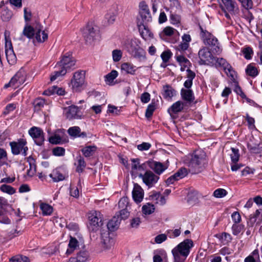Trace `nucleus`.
Returning <instances> with one entry per match:
<instances>
[{"mask_svg": "<svg viewBox=\"0 0 262 262\" xmlns=\"http://www.w3.org/2000/svg\"><path fill=\"white\" fill-rule=\"evenodd\" d=\"M194 244L192 239H186L179 243L171 251L173 262H185Z\"/></svg>", "mask_w": 262, "mask_h": 262, "instance_id": "f03ea898", "label": "nucleus"}, {"mask_svg": "<svg viewBox=\"0 0 262 262\" xmlns=\"http://www.w3.org/2000/svg\"><path fill=\"white\" fill-rule=\"evenodd\" d=\"M40 209L42 211V215L44 216L50 215L53 211V207L46 203H40Z\"/></svg>", "mask_w": 262, "mask_h": 262, "instance_id": "f704fd0d", "label": "nucleus"}, {"mask_svg": "<svg viewBox=\"0 0 262 262\" xmlns=\"http://www.w3.org/2000/svg\"><path fill=\"white\" fill-rule=\"evenodd\" d=\"M204 43L206 45H208L209 46L213 47V49L215 50L216 52L220 51L218 40L213 35L211 37L209 38V40L206 41Z\"/></svg>", "mask_w": 262, "mask_h": 262, "instance_id": "4c0bfd02", "label": "nucleus"}, {"mask_svg": "<svg viewBox=\"0 0 262 262\" xmlns=\"http://www.w3.org/2000/svg\"><path fill=\"white\" fill-rule=\"evenodd\" d=\"M0 190L5 193L12 195L15 193L16 190L14 188L10 185L7 184H3L0 187Z\"/></svg>", "mask_w": 262, "mask_h": 262, "instance_id": "49530a36", "label": "nucleus"}, {"mask_svg": "<svg viewBox=\"0 0 262 262\" xmlns=\"http://www.w3.org/2000/svg\"><path fill=\"white\" fill-rule=\"evenodd\" d=\"M89 224L88 228L90 231L96 232L103 225L102 215L99 211H92L88 214Z\"/></svg>", "mask_w": 262, "mask_h": 262, "instance_id": "39448f33", "label": "nucleus"}, {"mask_svg": "<svg viewBox=\"0 0 262 262\" xmlns=\"http://www.w3.org/2000/svg\"><path fill=\"white\" fill-rule=\"evenodd\" d=\"M206 155L203 151H195L188 163L189 170L192 173L201 172L207 164Z\"/></svg>", "mask_w": 262, "mask_h": 262, "instance_id": "7ed1b4c3", "label": "nucleus"}, {"mask_svg": "<svg viewBox=\"0 0 262 262\" xmlns=\"http://www.w3.org/2000/svg\"><path fill=\"white\" fill-rule=\"evenodd\" d=\"M125 48L130 54L134 56H139L141 48L139 46V41L136 38L127 39L124 45Z\"/></svg>", "mask_w": 262, "mask_h": 262, "instance_id": "f8f14e48", "label": "nucleus"}, {"mask_svg": "<svg viewBox=\"0 0 262 262\" xmlns=\"http://www.w3.org/2000/svg\"><path fill=\"white\" fill-rule=\"evenodd\" d=\"M64 89L62 88L54 85L45 90L43 92V94L47 96H50L54 94H57L58 95L62 96L64 95Z\"/></svg>", "mask_w": 262, "mask_h": 262, "instance_id": "393cba45", "label": "nucleus"}, {"mask_svg": "<svg viewBox=\"0 0 262 262\" xmlns=\"http://www.w3.org/2000/svg\"><path fill=\"white\" fill-rule=\"evenodd\" d=\"M121 69L127 74L134 75L136 71V67L130 63L124 62L121 64Z\"/></svg>", "mask_w": 262, "mask_h": 262, "instance_id": "473e14b6", "label": "nucleus"}, {"mask_svg": "<svg viewBox=\"0 0 262 262\" xmlns=\"http://www.w3.org/2000/svg\"><path fill=\"white\" fill-rule=\"evenodd\" d=\"M176 58L177 61L182 66L187 67L190 64L189 60L183 55L176 56Z\"/></svg>", "mask_w": 262, "mask_h": 262, "instance_id": "09e8293b", "label": "nucleus"}, {"mask_svg": "<svg viewBox=\"0 0 262 262\" xmlns=\"http://www.w3.org/2000/svg\"><path fill=\"white\" fill-rule=\"evenodd\" d=\"M118 73L116 70H112L105 76V80L109 85H113L114 79L117 77Z\"/></svg>", "mask_w": 262, "mask_h": 262, "instance_id": "ea45409f", "label": "nucleus"}, {"mask_svg": "<svg viewBox=\"0 0 262 262\" xmlns=\"http://www.w3.org/2000/svg\"><path fill=\"white\" fill-rule=\"evenodd\" d=\"M68 139H62L59 135L54 134L49 138V141L52 144H61L68 142Z\"/></svg>", "mask_w": 262, "mask_h": 262, "instance_id": "72a5a7b5", "label": "nucleus"}, {"mask_svg": "<svg viewBox=\"0 0 262 262\" xmlns=\"http://www.w3.org/2000/svg\"><path fill=\"white\" fill-rule=\"evenodd\" d=\"M29 134L37 145H42L45 141V137L43 130L41 128L33 126L29 129Z\"/></svg>", "mask_w": 262, "mask_h": 262, "instance_id": "dca6fc26", "label": "nucleus"}, {"mask_svg": "<svg viewBox=\"0 0 262 262\" xmlns=\"http://www.w3.org/2000/svg\"><path fill=\"white\" fill-rule=\"evenodd\" d=\"M133 198L136 203H140L143 199L144 191L141 187L138 184H134L132 191Z\"/></svg>", "mask_w": 262, "mask_h": 262, "instance_id": "aec40b11", "label": "nucleus"}, {"mask_svg": "<svg viewBox=\"0 0 262 262\" xmlns=\"http://www.w3.org/2000/svg\"><path fill=\"white\" fill-rule=\"evenodd\" d=\"M232 153L231 154V159L233 163H236L239 157V150L235 148H231Z\"/></svg>", "mask_w": 262, "mask_h": 262, "instance_id": "6e6d98bb", "label": "nucleus"}, {"mask_svg": "<svg viewBox=\"0 0 262 262\" xmlns=\"http://www.w3.org/2000/svg\"><path fill=\"white\" fill-rule=\"evenodd\" d=\"M26 81V73L24 70H19L16 74L11 78L8 84L5 85L6 87L13 86L15 88H18L21 84H23Z\"/></svg>", "mask_w": 262, "mask_h": 262, "instance_id": "f3484780", "label": "nucleus"}, {"mask_svg": "<svg viewBox=\"0 0 262 262\" xmlns=\"http://www.w3.org/2000/svg\"><path fill=\"white\" fill-rule=\"evenodd\" d=\"M85 73L83 71H77L74 73L71 80L72 88L74 92H79L84 83Z\"/></svg>", "mask_w": 262, "mask_h": 262, "instance_id": "9d476101", "label": "nucleus"}, {"mask_svg": "<svg viewBox=\"0 0 262 262\" xmlns=\"http://www.w3.org/2000/svg\"><path fill=\"white\" fill-rule=\"evenodd\" d=\"M260 213V212L259 210L257 209L253 214H251L250 215L249 220L251 224V226H253V225L256 222L257 218L259 216Z\"/></svg>", "mask_w": 262, "mask_h": 262, "instance_id": "338daca9", "label": "nucleus"}, {"mask_svg": "<svg viewBox=\"0 0 262 262\" xmlns=\"http://www.w3.org/2000/svg\"><path fill=\"white\" fill-rule=\"evenodd\" d=\"M247 75L254 78L257 76L259 73L257 68L255 66V63H251L249 64L245 70Z\"/></svg>", "mask_w": 262, "mask_h": 262, "instance_id": "7c9ffc66", "label": "nucleus"}, {"mask_svg": "<svg viewBox=\"0 0 262 262\" xmlns=\"http://www.w3.org/2000/svg\"><path fill=\"white\" fill-rule=\"evenodd\" d=\"M52 154L55 156H63L65 155V149L59 146L54 147L52 149Z\"/></svg>", "mask_w": 262, "mask_h": 262, "instance_id": "603ef678", "label": "nucleus"}, {"mask_svg": "<svg viewBox=\"0 0 262 262\" xmlns=\"http://www.w3.org/2000/svg\"><path fill=\"white\" fill-rule=\"evenodd\" d=\"M151 17H137V24L142 37L145 40L154 37V34L149 30L147 22L151 21Z\"/></svg>", "mask_w": 262, "mask_h": 262, "instance_id": "423d86ee", "label": "nucleus"}, {"mask_svg": "<svg viewBox=\"0 0 262 262\" xmlns=\"http://www.w3.org/2000/svg\"><path fill=\"white\" fill-rule=\"evenodd\" d=\"M34 162V161L32 163L30 162V168L27 171L28 175L31 177L33 176L36 172V166Z\"/></svg>", "mask_w": 262, "mask_h": 262, "instance_id": "680f3d73", "label": "nucleus"}, {"mask_svg": "<svg viewBox=\"0 0 262 262\" xmlns=\"http://www.w3.org/2000/svg\"><path fill=\"white\" fill-rule=\"evenodd\" d=\"M156 108V103L153 101L151 102L150 104H149L145 112V117L147 119H149L153 115L154 112L155 111Z\"/></svg>", "mask_w": 262, "mask_h": 262, "instance_id": "c03bdc74", "label": "nucleus"}, {"mask_svg": "<svg viewBox=\"0 0 262 262\" xmlns=\"http://www.w3.org/2000/svg\"><path fill=\"white\" fill-rule=\"evenodd\" d=\"M80 128L79 126H75L70 127L68 129V134L74 138L78 137L79 134L80 133Z\"/></svg>", "mask_w": 262, "mask_h": 262, "instance_id": "de8ad7c7", "label": "nucleus"}, {"mask_svg": "<svg viewBox=\"0 0 262 262\" xmlns=\"http://www.w3.org/2000/svg\"><path fill=\"white\" fill-rule=\"evenodd\" d=\"M4 36L5 40V53L7 59L10 64H13L16 61V57L13 49L10 32L6 30L4 33Z\"/></svg>", "mask_w": 262, "mask_h": 262, "instance_id": "6e6552de", "label": "nucleus"}, {"mask_svg": "<svg viewBox=\"0 0 262 262\" xmlns=\"http://www.w3.org/2000/svg\"><path fill=\"white\" fill-rule=\"evenodd\" d=\"M187 174V171L185 168H181L177 171L174 175L176 179L179 180L183 178Z\"/></svg>", "mask_w": 262, "mask_h": 262, "instance_id": "5fc2aeb1", "label": "nucleus"}, {"mask_svg": "<svg viewBox=\"0 0 262 262\" xmlns=\"http://www.w3.org/2000/svg\"><path fill=\"white\" fill-rule=\"evenodd\" d=\"M181 95L182 99L191 105L192 103L196 104V101H194L195 97L192 90L182 88L181 90Z\"/></svg>", "mask_w": 262, "mask_h": 262, "instance_id": "a211bd4d", "label": "nucleus"}, {"mask_svg": "<svg viewBox=\"0 0 262 262\" xmlns=\"http://www.w3.org/2000/svg\"><path fill=\"white\" fill-rule=\"evenodd\" d=\"M245 119L248 122V125L249 128L254 129L255 128L254 125L255 120L253 118L250 117L248 114H246L245 116Z\"/></svg>", "mask_w": 262, "mask_h": 262, "instance_id": "13d9d810", "label": "nucleus"}, {"mask_svg": "<svg viewBox=\"0 0 262 262\" xmlns=\"http://www.w3.org/2000/svg\"><path fill=\"white\" fill-rule=\"evenodd\" d=\"M227 191L223 188H218L213 192V196L216 198H222L227 194Z\"/></svg>", "mask_w": 262, "mask_h": 262, "instance_id": "864d4df0", "label": "nucleus"}, {"mask_svg": "<svg viewBox=\"0 0 262 262\" xmlns=\"http://www.w3.org/2000/svg\"><path fill=\"white\" fill-rule=\"evenodd\" d=\"M122 53L119 50H115L112 52L113 59L115 62L119 61L122 57Z\"/></svg>", "mask_w": 262, "mask_h": 262, "instance_id": "bf43d9fd", "label": "nucleus"}, {"mask_svg": "<svg viewBox=\"0 0 262 262\" xmlns=\"http://www.w3.org/2000/svg\"><path fill=\"white\" fill-rule=\"evenodd\" d=\"M163 97L165 99L171 98L173 96V92H174V89L169 85H166L163 86Z\"/></svg>", "mask_w": 262, "mask_h": 262, "instance_id": "79ce46f5", "label": "nucleus"}, {"mask_svg": "<svg viewBox=\"0 0 262 262\" xmlns=\"http://www.w3.org/2000/svg\"><path fill=\"white\" fill-rule=\"evenodd\" d=\"M167 235L165 234H160L155 238V242L157 244H161L167 239Z\"/></svg>", "mask_w": 262, "mask_h": 262, "instance_id": "0e129e2a", "label": "nucleus"}, {"mask_svg": "<svg viewBox=\"0 0 262 262\" xmlns=\"http://www.w3.org/2000/svg\"><path fill=\"white\" fill-rule=\"evenodd\" d=\"M120 223V221L119 220V216L117 217H113L107 224L108 231H114L117 229Z\"/></svg>", "mask_w": 262, "mask_h": 262, "instance_id": "2f4dec72", "label": "nucleus"}, {"mask_svg": "<svg viewBox=\"0 0 262 262\" xmlns=\"http://www.w3.org/2000/svg\"><path fill=\"white\" fill-rule=\"evenodd\" d=\"M42 26H39L34 29L28 23L26 24L23 31V35L29 39L35 37L38 42H43L48 39V34L45 31H42Z\"/></svg>", "mask_w": 262, "mask_h": 262, "instance_id": "20e7f679", "label": "nucleus"}, {"mask_svg": "<svg viewBox=\"0 0 262 262\" xmlns=\"http://www.w3.org/2000/svg\"><path fill=\"white\" fill-rule=\"evenodd\" d=\"M131 161L133 163L132 164V170L133 171H139L140 172V173H142V172L147 170V167L148 166V161L141 164H140V160L138 158L133 159Z\"/></svg>", "mask_w": 262, "mask_h": 262, "instance_id": "6ab92c4d", "label": "nucleus"}, {"mask_svg": "<svg viewBox=\"0 0 262 262\" xmlns=\"http://www.w3.org/2000/svg\"><path fill=\"white\" fill-rule=\"evenodd\" d=\"M102 243L104 248L106 249L110 248L114 243L113 239L110 237V232L108 231L101 232Z\"/></svg>", "mask_w": 262, "mask_h": 262, "instance_id": "b1692460", "label": "nucleus"}, {"mask_svg": "<svg viewBox=\"0 0 262 262\" xmlns=\"http://www.w3.org/2000/svg\"><path fill=\"white\" fill-rule=\"evenodd\" d=\"M75 64V61L73 59L72 55L69 53H66L57 63L55 67L57 70L51 76V81H54L57 77L66 75L67 72L71 71Z\"/></svg>", "mask_w": 262, "mask_h": 262, "instance_id": "f257e3e1", "label": "nucleus"}, {"mask_svg": "<svg viewBox=\"0 0 262 262\" xmlns=\"http://www.w3.org/2000/svg\"><path fill=\"white\" fill-rule=\"evenodd\" d=\"M155 210L154 205L147 203L142 207V211L144 214L149 215L152 213Z\"/></svg>", "mask_w": 262, "mask_h": 262, "instance_id": "a19ab883", "label": "nucleus"}, {"mask_svg": "<svg viewBox=\"0 0 262 262\" xmlns=\"http://www.w3.org/2000/svg\"><path fill=\"white\" fill-rule=\"evenodd\" d=\"M244 229V225L242 224H234L232 226V233L234 235H237Z\"/></svg>", "mask_w": 262, "mask_h": 262, "instance_id": "3c124183", "label": "nucleus"}, {"mask_svg": "<svg viewBox=\"0 0 262 262\" xmlns=\"http://www.w3.org/2000/svg\"><path fill=\"white\" fill-rule=\"evenodd\" d=\"M118 14V6L116 4L113 5L108 10L107 15L110 16H115Z\"/></svg>", "mask_w": 262, "mask_h": 262, "instance_id": "e2e57ef3", "label": "nucleus"}, {"mask_svg": "<svg viewBox=\"0 0 262 262\" xmlns=\"http://www.w3.org/2000/svg\"><path fill=\"white\" fill-rule=\"evenodd\" d=\"M224 71L229 77H230L232 79L234 78L235 72L230 64H229L227 67H226Z\"/></svg>", "mask_w": 262, "mask_h": 262, "instance_id": "052dcab7", "label": "nucleus"}, {"mask_svg": "<svg viewBox=\"0 0 262 262\" xmlns=\"http://www.w3.org/2000/svg\"><path fill=\"white\" fill-rule=\"evenodd\" d=\"M97 147L96 146L90 145L85 146L81 149V152L85 158H89L95 153L97 150Z\"/></svg>", "mask_w": 262, "mask_h": 262, "instance_id": "cd10ccee", "label": "nucleus"}, {"mask_svg": "<svg viewBox=\"0 0 262 262\" xmlns=\"http://www.w3.org/2000/svg\"><path fill=\"white\" fill-rule=\"evenodd\" d=\"M128 204V199L127 198H122L118 202V206L120 208H126Z\"/></svg>", "mask_w": 262, "mask_h": 262, "instance_id": "774afa93", "label": "nucleus"}, {"mask_svg": "<svg viewBox=\"0 0 262 262\" xmlns=\"http://www.w3.org/2000/svg\"><path fill=\"white\" fill-rule=\"evenodd\" d=\"M138 176L149 188L152 187L159 179V177L150 170H146L144 174L139 173Z\"/></svg>", "mask_w": 262, "mask_h": 262, "instance_id": "ddd939ff", "label": "nucleus"}, {"mask_svg": "<svg viewBox=\"0 0 262 262\" xmlns=\"http://www.w3.org/2000/svg\"><path fill=\"white\" fill-rule=\"evenodd\" d=\"M222 2L224 4L223 10L226 16H229L230 15H235L237 14L239 9L235 0H225Z\"/></svg>", "mask_w": 262, "mask_h": 262, "instance_id": "4468645a", "label": "nucleus"}, {"mask_svg": "<svg viewBox=\"0 0 262 262\" xmlns=\"http://www.w3.org/2000/svg\"><path fill=\"white\" fill-rule=\"evenodd\" d=\"M241 3L242 6L248 11V14L250 16H252V13L249 10L252 9L253 6V3L252 0H238Z\"/></svg>", "mask_w": 262, "mask_h": 262, "instance_id": "37998d69", "label": "nucleus"}, {"mask_svg": "<svg viewBox=\"0 0 262 262\" xmlns=\"http://www.w3.org/2000/svg\"><path fill=\"white\" fill-rule=\"evenodd\" d=\"M89 257V253L86 251H80L75 257H71L67 262H86Z\"/></svg>", "mask_w": 262, "mask_h": 262, "instance_id": "5701e85b", "label": "nucleus"}, {"mask_svg": "<svg viewBox=\"0 0 262 262\" xmlns=\"http://www.w3.org/2000/svg\"><path fill=\"white\" fill-rule=\"evenodd\" d=\"M186 103L181 101H178L174 103L170 107L168 110L169 113L171 112L173 114H178L181 112L184 109V107Z\"/></svg>", "mask_w": 262, "mask_h": 262, "instance_id": "a878e982", "label": "nucleus"}, {"mask_svg": "<svg viewBox=\"0 0 262 262\" xmlns=\"http://www.w3.org/2000/svg\"><path fill=\"white\" fill-rule=\"evenodd\" d=\"M172 56V53L170 50H165L161 54V57L162 59L163 62L165 63L169 61Z\"/></svg>", "mask_w": 262, "mask_h": 262, "instance_id": "8fccbe9b", "label": "nucleus"}, {"mask_svg": "<svg viewBox=\"0 0 262 262\" xmlns=\"http://www.w3.org/2000/svg\"><path fill=\"white\" fill-rule=\"evenodd\" d=\"M247 148L250 152L253 154H259L261 151V149L259 146V144L257 143H254L251 141L248 143Z\"/></svg>", "mask_w": 262, "mask_h": 262, "instance_id": "e433bc0d", "label": "nucleus"}, {"mask_svg": "<svg viewBox=\"0 0 262 262\" xmlns=\"http://www.w3.org/2000/svg\"><path fill=\"white\" fill-rule=\"evenodd\" d=\"M129 215V212L127 211V208L122 209L120 211V215L119 217V220L121 221V220H125L128 217Z\"/></svg>", "mask_w": 262, "mask_h": 262, "instance_id": "69168bd1", "label": "nucleus"}, {"mask_svg": "<svg viewBox=\"0 0 262 262\" xmlns=\"http://www.w3.org/2000/svg\"><path fill=\"white\" fill-rule=\"evenodd\" d=\"M243 53L244 57L246 59H250L252 58V55L253 54V50L251 47H248L243 50Z\"/></svg>", "mask_w": 262, "mask_h": 262, "instance_id": "4d7b16f0", "label": "nucleus"}, {"mask_svg": "<svg viewBox=\"0 0 262 262\" xmlns=\"http://www.w3.org/2000/svg\"><path fill=\"white\" fill-rule=\"evenodd\" d=\"M99 27L94 21H89L83 29V36L86 42L91 43L99 34Z\"/></svg>", "mask_w": 262, "mask_h": 262, "instance_id": "0eeeda50", "label": "nucleus"}, {"mask_svg": "<svg viewBox=\"0 0 262 262\" xmlns=\"http://www.w3.org/2000/svg\"><path fill=\"white\" fill-rule=\"evenodd\" d=\"M139 11L141 16H147L150 14V11L145 2L142 1L139 4Z\"/></svg>", "mask_w": 262, "mask_h": 262, "instance_id": "c9c22d12", "label": "nucleus"}, {"mask_svg": "<svg viewBox=\"0 0 262 262\" xmlns=\"http://www.w3.org/2000/svg\"><path fill=\"white\" fill-rule=\"evenodd\" d=\"M214 236L218 238L223 245L228 244L232 240L231 235L229 233L225 232H222L221 234H216Z\"/></svg>", "mask_w": 262, "mask_h": 262, "instance_id": "bb28decb", "label": "nucleus"}, {"mask_svg": "<svg viewBox=\"0 0 262 262\" xmlns=\"http://www.w3.org/2000/svg\"><path fill=\"white\" fill-rule=\"evenodd\" d=\"M54 182H58L66 179L68 175L65 172H62L59 168H56L53 170L52 172L49 174Z\"/></svg>", "mask_w": 262, "mask_h": 262, "instance_id": "4be33fe9", "label": "nucleus"}, {"mask_svg": "<svg viewBox=\"0 0 262 262\" xmlns=\"http://www.w3.org/2000/svg\"><path fill=\"white\" fill-rule=\"evenodd\" d=\"M75 165L76 166V172L78 173L82 172L86 165L83 157L81 156L77 157L76 162L75 163Z\"/></svg>", "mask_w": 262, "mask_h": 262, "instance_id": "c85d7f7f", "label": "nucleus"}, {"mask_svg": "<svg viewBox=\"0 0 262 262\" xmlns=\"http://www.w3.org/2000/svg\"><path fill=\"white\" fill-rule=\"evenodd\" d=\"M148 167L152 169L157 174H161L167 167L164 166L160 162L155 161L154 160H148Z\"/></svg>", "mask_w": 262, "mask_h": 262, "instance_id": "412c9836", "label": "nucleus"}, {"mask_svg": "<svg viewBox=\"0 0 262 262\" xmlns=\"http://www.w3.org/2000/svg\"><path fill=\"white\" fill-rule=\"evenodd\" d=\"M27 141L24 139H19L17 142H11L10 146L11 148L12 153L14 155L21 154L23 156L27 155L28 147L26 146Z\"/></svg>", "mask_w": 262, "mask_h": 262, "instance_id": "1a4fd4ad", "label": "nucleus"}, {"mask_svg": "<svg viewBox=\"0 0 262 262\" xmlns=\"http://www.w3.org/2000/svg\"><path fill=\"white\" fill-rule=\"evenodd\" d=\"M70 238L68 249L66 251L67 254H71L79 246V242L75 237L70 235Z\"/></svg>", "mask_w": 262, "mask_h": 262, "instance_id": "c756f323", "label": "nucleus"}, {"mask_svg": "<svg viewBox=\"0 0 262 262\" xmlns=\"http://www.w3.org/2000/svg\"><path fill=\"white\" fill-rule=\"evenodd\" d=\"M199 26L201 30L200 36L203 40V42H205L206 41L209 40V38L211 37L213 35L210 32H208L206 29H204L200 23Z\"/></svg>", "mask_w": 262, "mask_h": 262, "instance_id": "58836bf2", "label": "nucleus"}, {"mask_svg": "<svg viewBox=\"0 0 262 262\" xmlns=\"http://www.w3.org/2000/svg\"><path fill=\"white\" fill-rule=\"evenodd\" d=\"M198 56L200 59L199 61L200 65H209L213 63L214 61V56L207 47L201 49L199 51Z\"/></svg>", "mask_w": 262, "mask_h": 262, "instance_id": "9b49d317", "label": "nucleus"}, {"mask_svg": "<svg viewBox=\"0 0 262 262\" xmlns=\"http://www.w3.org/2000/svg\"><path fill=\"white\" fill-rule=\"evenodd\" d=\"M64 111L67 119L70 120L73 119H81L83 116L80 108L76 105H72L68 107H66Z\"/></svg>", "mask_w": 262, "mask_h": 262, "instance_id": "2eb2a0df", "label": "nucleus"}, {"mask_svg": "<svg viewBox=\"0 0 262 262\" xmlns=\"http://www.w3.org/2000/svg\"><path fill=\"white\" fill-rule=\"evenodd\" d=\"M45 104V99L40 98H36L34 100L33 102L34 110L36 111L40 110L41 108L43 107Z\"/></svg>", "mask_w": 262, "mask_h": 262, "instance_id": "a18cd8bd", "label": "nucleus"}]
</instances>
